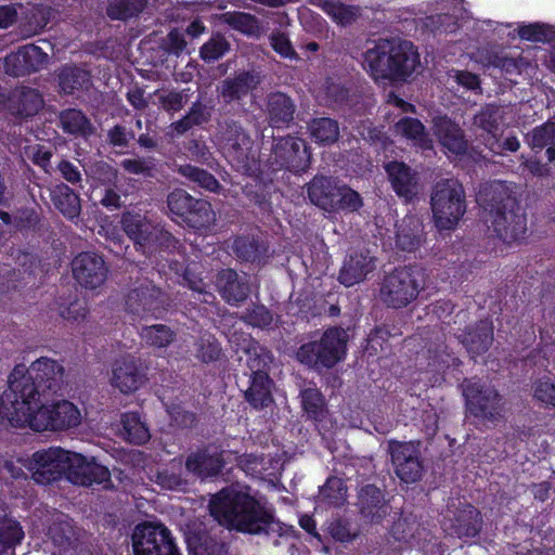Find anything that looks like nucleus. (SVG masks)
<instances>
[{"instance_id": "f257e3e1", "label": "nucleus", "mask_w": 555, "mask_h": 555, "mask_svg": "<svg viewBox=\"0 0 555 555\" xmlns=\"http://www.w3.org/2000/svg\"><path fill=\"white\" fill-rule=\"evenodd\" d=\"M208 507L214 519L229 530L269 535L280 528L266 502L245 490L222 489L211 498Z\"/></svg>"}, {"instance_id": "f03ea898", "label": "nucleus", "mask_w": 555, "mask_h": 555, "mask_svg": "<svg viewBox=\"0 0 555 555\" xmlns=\"http://www.w3.org/2000/svg\"><path fill=\"white\" fill-rule=\"evenodd\" d=\"M64 367L50 358L41 357L28 369L16 365L9 376V388L0 396V409L9 410L21 401H29L61 389Z\"/></svg>"}, {"instance_id": "7ed1b4c3", "label": "nucleus", "mask_w": 555, "mask_h": 555, "mask_svg": "<svg viewBox=\"0 0 555 555\" xmlns=\"http://www.w3.org/2000/svg\"><path fill=\"white\" fill-rule=\"evenodd\" d=\"M363 65L375 80L402 82L417 74L422 64L411 41L382 39L364 52Z\"/></svg>"}, {"instance_id": "20e7f679", "label": "nucleus", "mask_w": 555, "mask_h": 555, "mask_svg": "<svg viewBox=\"0 0 555 555\" xmlns=\"http://www.w3.org/2000/svg\"><path fill=\"white\" fill-rule=\"evenodd\" d=\"M478 203L483 209L486 224L500 240L511 244L525 237L526 214L504 184L486 186L478 194Z\"/></svg>"}, {"instance_id": "39448f33", "label": "nucleus", "mask_w": 555, "mask_h": 555, "mask_svg": "<svg viewBox=\"0 0 555 555\" xmlns=\"http://www.w3.org/2000/svg\"><path fill=\"white\" fill-rule=\"evenodd\" d=\"M0 418L13 427L29 426L36 431L66 430L80 424L81 415L76 405L67 400L51 405L42 404V398L21 401L9 410L0 409Z\"/></svg>"}, {"instance_id": "423d86ee", "label": "nucleus", "mask_w": 555, "mask_h": 555, "mask_svg": "<svg viewBox=\"0 0 555 555\" xmlns=\"http://www.w3.org/2000/svg\"><path fill=\"white\" fill-rule=\"evenodd\" d=\"M425 287V274L418 267L403 266L387 273L379 286V300L388 308L402 309L412 304Z\"/></svg>"}, {"instance_id": "0eeeda50", "label": "nucleus", "mask_w": 555, "mask_h": 555, "mask_svg": "<svg viewBox=\"0 0 555 555\" xmlns=\"http://www.w3.org/2000/svg\"><path fill=\"white\" fill-rule=\"evenodd\" d=\"M435 224L439 230H453L466 212V196L462 183L453 178L437 181L430 193Z\"/></svg>"}, {"instance_id": "6e6552de", "label": "nucleus", "mask_w": 555, "mask_h": 555, "mask_svg": "<svg viewBox=\"0 0 555 555\" xmlns=\"http://www.w3.org/2000/svg\"><path fill=\"white\" fill-rule=\"evenodd\" d=\"M348 334L344 328L331 327L320 340L309 341L299 347L296 358L302 364L313 369H331L346 354Z\"/></svg>"}, {"instance_id": "1a4fd4ad", "label": "nucleus", "mask_w": 555, "mask_h": 555, "mask_svg": "<svg viewBox=\"0 0 555 555\" xmlns=\"http://www.w3.org/2000/svg\"><path fill=\"white\" fill-rule=\"evenodd\" d=\"M307 193L313 205L327 212L356 211L363 205L358 192L332 177L315 176L307 184Z\"/></svg>"}, {"instance_id": "9d476101", "label": "nucleus", "mask_w": 555, "mask_h": 555, "mask_svg": "<svg viewBox=\"0 0 555 555\" xmlns=\"http://www.w3.org/2000/svg\"><path fill=\"white\" fill-rule=\"evenodd\" d=\"M462 389L470 415L489 422L503 416L505 402L493 386L473 377L463 380Z\"/></svg>"}, {"instance_id": "9b49d317", "label": "nucleus", "mask_w": 555, "mask_h": 555, "mask_svg": "<svg viewBox=\"0 0 555 555\" xmlns=\"http://www.w3.org/2000/svg\"><path fill=\"white\" fill-rule=\"evenodd\" d=\"M134 555H181L171 530L160 521H142L131 534Z\"/></svg>"}, {"instance_id": "f8f14e48", "label": "nucleus", "mask_w": 555, "mask_h": 555, "mask_svg": "<svg viewBox=\"0 0 555 555\" xmlns=\"http://www.w3.org/2000/svg\"><path fill=\"white\" fill-rule=\"evenodd\" d=\"M40 267L39 257L20 247H10L4 262H0V292L16 287L20 282H29Z\"/></svg>"}, {"instance_id": "ddd939ff", "label": "nucleus", "mask_w": 555, "mask_h": 555, "mask_svg": "<svg viewBox=\"0 0 555 555\" xmlns=\"http://www.w3.org/2000/svg\"><path fill=\"white\" fill-rule=\"evenodd\" d=\"M387 452L390 455L393 472L401 482L410 485L422 479L425 467L420 442L390 440Z\"/></svg>"}, {"instance_id": "4468645a", "label": "nucleus", "mask_w": 555, "mask_h": 555, "mask_svg": "<svg viewBox=\"0 0 555 555\" xmlns=\"http://www.w3.org/2000/svg\"><path fill=\"white\" fill-rule=\"evenodd\" d=\"M167 304V294L147 279L137 282L125 298L126 310L140 318L165 310Z\"/></svg>"}, {"instance_id": "2eb2a0df", "label": "nucleus", "mask_w": 555, "mask_h": 555, "mask_svg": "<svg viewBox=\"0 0 555 555\" xmlns=\"http://www.w3.org/2000/svg\"><path fill=\"white\" fill-rule=\"evenodd\" d=\"M70 451L61 448H50L34 453L29 464L33 479L37 483L47 485L60 479L67 478Z\"/></svg>"}, {"instance_id": "dca6fc26", "label": "nucleus", "mask_w": 555, "mask_h": 555, "mask_svg": "<svg viewBox=\"0 0 555 555\" xmlns=\"http://www.w3.org/2000/svg\"><path fill=\"white\" fill-rule=\"evenodd\" d=\"M261 82L262 75L256 68L238 69L218 83L217 95L224 105H242Z\"/></svg>"}, {"instance_id": "f3484780", "label": "nucleus", "mask_w": 555, "mask_h": 555, "mask_svg": "<svg viewBox=\"0 0 555 555\" xmlns=\"http://www.w3.org/2000/svg\"><path fill=\"white\" fill-rule=\"evenodd\" d=\"M274 163L293 172L306 171L310 166L311 155L304 140L293 135L275 138L272 145Z\"/></svg>"}, {"instance_id": "a211bd4d", "label": "nucleus", "mask_w": 555, "mask_h": 555, "mask_svg": "<svg viewBox=\"0 0 555 555\" xmlns=\"http://www.w3.org/2000/svg\"><path fill=\"white\" fill-rule=\"evenodd\" d=\"M73 276L77 283L86 289L101 287L108 274V268L96 253L82 251L72 261Z\"/></svg>"}, {"instance_id": "6ab92c4d", "label": "nucleus", "mask_w": 555, "mask_h": 555, "mask_svg": "<svg viewBox=\"0 0 555 555\" xmlns=\"http://www.w3.org/2000/svg\"><path fill=\"white\" fill-rule=\"evenodd\" d=\"M67 480L74 485L90 487L94 483L108 488L111 485V473L98 464L94 459L88 460L86 456L70 452Z\"/></svg>"}, {"instance_id": "aec40b11", "label": "nucleus", "mask_w": 555, "mask_h": 555, "mask_svg": "<svg viewBox=\"0 0 555 555\" xmlns=\"http://www.w3.org/2000/svg\"><path fill=\"white\" fill-rule=\"evenodd\" d=\"M356 505L361 519L366 524H380L390 512L384 491L375 485L360 488Z\"/></svg>"}, {"instance_id": "412c9836", "label": "nucleus", "mask_w": 555, "mask_h": 555, "mask_svg": "<svg viewBox=\"0 0 555 555\" xmlns=\"http://www.w3.org/2000/svg\"><path fill=\"white\" fill-rule=\"evenodd\" d=\"M385 171L393 192L406 202L412 201L420 192L417 172L402 162L391 160L385 165Z\"/></svg>"}, {"instance_id": "4be33fe9", "label": "nucleus", "mask_w": 555, "mask_h": 555, "mask_svg": "<svg viewBox=\"0 0 555 555\" xmlns=\"http://www.w3.org/2000/svg\"><path fill=\"white\" fill-rule=\"evenodd\" d=\"M219 134L220 142L225 153L232 157V159L244 163L251 147V139L243 126L233 119L225 120L220 128Z\"/></svg>"}, {"instance_id": "5701e85b", "label": "nucleus", "mask_w": 555, "mask_h": 555, "mask_svg": "<svg viewBox=\"0 0 555 555\" xmlns=\"http://www.w3.org/2000/svg\"><path fill=\"white\" fill-rule=\"evenodd\" d=\"M375 268L376 258L369 249L353 250L345 259L338 280L345 286L350 287L364 281Z\"/></svg>"}, {"instance_id": "b1692460", "label": "nucleus", "mask_w": 555, "mask_h": 555, "mask_svg": "<svg viewBox=\"0 0 555 555\" xmlns=\"http://www.w3.org/2000/svg\"><path fill=\"white\" fill-rule=\"evenodd\" d=\"M475 61L485 67H495L509 76L520 75L529 66L525 57L511 56L503 49L481 48L475 53Z\"/></svg>"}, {"instance_id": "393cba45", "label": "nucleus", "mask_w": 555, "mask_h": 555, "mask_svg": "<svg viewBox=\"0 0 555 555\" xmlns=\"http://www.w3.org/2000/svg\"><path fill=\"white\" fill-rule=\"evenodd\" d=\"M216 286L221 297L232 306L245 301L250 293L247 275H240L232 269H223L217 274Z\"/></svg>"}, {"instance_id": "a878e982", "label": "nucleus", "mask_w": 555, "mask_h": 555, "mask_svg": "<svg viewBox=\"0 0 555 555\" xmlns=\"http://www.w3.org/2000/svg\"><path fill=\"white\" fill-rule=\"evenodd\" d=\"M434 134L439 143L449 152L461 155L466 152L467 141L463 129L447 116H437L433 119Z\"/></svg>"}, {"instance_id": "bb28decb", "label": "nucleus", "mask_w": 555, "mask_h": 555, "mask_svg": "<svg viewBox=\"0 0 555 555\" xmlns=\"http://www.w3.org/2000/svg\"><path fill=\"white\" fill-rule=\"evenodd\" d=\"M266 113L271 127L287 128L294 120L296 104L294 100L284 92H271L267 95Z\"/></svg>"}, {"instance_id": "cd10ccee", "label": "nucleus", "mask_w": 555, "mask_h": 555, "mask_svg": "<svg viewBox=\"0 0 555 555\" xmlns=\"http://www.w3.org/2000/svg\"><path fill=\"white\" fill-rule=\"evenodd\" d=\"M145 382V375L134 358H125L115 362L112 384L122 393L139 389Z\"/></svg>"}, {"instance_id": "c85d7f7f", "label": "nucleus", "mask_w": 555, "mask_h": 555, "mask_svg": "<svg viewBox=\"0 0 555 555\" xmlns=\"http://www.w3.org/2000/svg\"><path fill=\"white\" fill-rule=\"evenodd\" d=\"M223 465V452L209 448L191 453L185 461L186 469L199 478L217 476Z\"/></svg>"}, {"instance_id": "c756f323", "label": "nucleus", "mask_w": 555, "mask_h": 555, "mask_svg": "<svg viewBox=\"0 0 555 555\" xmlns=\"http://www.w3.org/2000/svg\"><path fill=\"white\" fill-rule=\"evenodd\" d=\"M25 531L4 504H0V555H14L22 544Z\"/></svg>"}, {"instance_id": "7c9ffc66", "label": "nucleus", "mask_w": 555, "mask_h": 555, "mask_svg": "<svg viewBox=\"0 0 555 555\" xmlns=\"http://www.w3.org/2000/svg\"><path fill=\"white\" fill-rule=\"evenodd\" d=\"M48 533L52 543L63 552L77 548L85 534L65 516L57 517L49 527Z\"/></svg>"}, {"instance_id": "2f4dec72", "label": "nucleus", "mask_w": 555, "mask_h": 555, "mask_svg": "<svg viewBox=\"0 0 555 555\" xmlns=\"http://www.w3.org/2000/svg\"><path fill=\"white\" fill-rule=\"evenodd\" d=\"M424 242V225L416 216H406L397 224L396 245L403 251H414Z\"/></svg>"}, {"instance_id": "473e14b6", "label": "nucleus", "mask_w": 555, "mask_h": 555, "mask_svg": "<svg viewBox=\"0 0 555 555\" xmlns=\"http://www.w3.org/2000/svg\"><path fill=\"white\" fill-rule=\"evenodd\" d=\"M469 353L481 354L486 352L493 343V326L489 320H480L474 327L468 328L459 336Z\"/></svg>"}, {"instance_id": "72a5a7b5", "label": "nucleus", "mask_w": 555, "mask_h": 555, "mask_svg": "<svg viewBox=\"0 0 555 555\" xmlns=\"http://www.w3.org/2000/svg\"><path fill=\"white\" fill-rule=\"evenodd\" d=\"M526 143L533 154L539 155L545 150V157L548 162H555V122H546L534 127L525 137Z\"/></svg>"}, {"instance_id": "f704fd0d", "label": "nucleus", "mask_w": 555, "mask_h": 555, "mask_svg": "<svg viewBox=\"0 0 555 555\" xmlns=\"http://www.w3.org/2000/svg\"><path fill=\"white\" fill-rule=\"evenodd\" d=\"M272 386L273 382L269 374L250 375L244 398L254 409H266L273 403Z\"/></svg>"}, {"instance_id": "c9c22d12", "label": "nucleus", "mask_w": 555, "mask_h": 555, "mask_svg": "<svg viewBox=\"0 0 555 555\" xmlns=\"http://www.w3.org/2000/svg\"><path fill=\"white\" fill-rule=\"evenodd\" d=\"M120 223L126 234L140 247L146 248L151 243V233L155 224L145 216L128 211L122 215Z\"/></svg>"}, {"instance_id": "e433bc0d", "label": "nucleus", "mask_w": 555, "mask_h": 555, "mask_svg": "<svg viewBox=\"0 0 555 555\" xmlns=\"http://www.w3.org/2000/svg\"><path fill=\"white\" fill-rule=\"evenodd\" d=\"M482 519L479 511L470 504L459 509L452 519L451 530L459 538H474L481 530Z\"/></svg>"}, {"instance_id": "4c0bfd02", "label": "nucleus", "mask_w": 555, "mask_h": 555, "mask_svg": "<svg viewBox=\"0 0 555 555\" xmlns=\"http://www.w3.org/2000/svg\"><path fill=\"white\" fill-rule=\"evenodd\" d=\"M42 104L41 94L36 89L24 86L16 88L10 98L11 109L20 116L35 115L42 107Z\"/></svg>"}, {"instance_id": "58836bf2", "label": "nucleus", "mask_w": 555, "mask_h": 555, "mask_svg": "<svg viewBox=\"0 0 555 555\" xmlns=\"http://www.w3.org/2000/svg\"><path fill=\"white\" fill-rule=\"evenodd\" d=\"M59 120L63 132L74 137L88 138L95 130L90 119L80 109H64L59 114Z\"/></svg>"}, {"instance_id": "ea45409f", "label": "nucleus", "mask_w": 555, "mask_h": 555, "mask_svg": "<svg viewBox=\"0 0 555 555\" xmlns=\"http://www.w3.org/2000/svg\"><path fill=\"white\" fill-rule=\"evenodd\" d=\"M211 118V107L201 101L192 103L188 113L179 120L172 122L169 128L171 134L182 135L195 126L207 124Z\"/></svg>"}, {"instance_id": "a19ab883", "label": "nucleus", "mask_w": 555, "mask_h": 555, "mask_svg": "<svg viewBox=\"0 0 555 555\" xmlns=\"http://www.w3.org/2000/svg\"><path fill=\"white\" fill-rule=\"evenodd\" d=\"M59 85L66 94L77 91H87L91 85V75L88 70L78 66H65L59 75Z\"/></svg>"}, {"instance_id": "79ce46f5", "label": "nucleus", "mask_w": 555, "mask_h": 555, "mask_svg": "<svg viewBox=\"0 0 555 555\" xmlns=\"http://www.w3.org/2000/svg\"><path fill=\"white\" fill-rule=\"evenodd\" d=\"M51 201L64 217L74 219L81 210L80 198L69 186L57 184L51 190Z\"/></svg>"}, {"instance_id": "37998d69", "label": "nucleus", "mask_w": 555, "mask_h": 555, "mask_svg": "<svg viewBox=\"0 0 555 555\" xmlns=\"http://www.w3.org/2000/svg\"><path fill=\"white\" fill-rule=\"evenodd\" d=\"M232 248L237 258L249 262L259 260L268 251L264 242L254 234L237 236Z\"/></svg>"}, {"instance_id": "c03bdc74", "label": "nucleus", "mask_w": 555, "mask_h": 555, "mask_svg": "<svg viewBox=\"0 0 555 555\" xmlns=\"http://www.w3.org/2000/svg\"><path fill=\"white\" fill-rule=\"evenodd\" d=\"M501 119L500 108L492 104L486 105L474 116L472 126L474 129L482 131L479 138L483 145L486 144V139L499 133Z\"/></svg>"}, {"instance_id": "a18cd8bd", "label": "nucleus", "mask_w": 555, "mask_h": 555, "mask_svg": "<svg viewBox=\"0 0 555 555\" xmlns=\"http://www.w3.org/2000/svg\"><path fill=\"white\" fill-rule=\"evenodd\" d=\"M301 406L307 417L322 422L327 415L324 396L317 387H307L300 391Z\"/></svg>"}, {"instance_id": "49530a36", "label": "nucleus", "mask_w": 555, "mask_h": 555, "mask_svg": "<svg viewBox=\"0 0 555 555\" xmlns=\"http://www.w3.org/2000/svg\"><path fill=\"white\" fill-rule=\"evenodd\" d=\"M246 356V365L250 375L268 374L267 370L271 363L270 351L258 341L249 339L243 348Z\"/></svg>"}, {"instance_id": "de8ad7c7", "label": "nucleus", "mask_w": 555, "mask_h": 555, "mask_svg": "<svg viewBox=\"0 0 555 555\" xmlns=\"http://www.w3.org/2000/svg\"><path fill=\"white\" fill-rule=\"evenodd\" d=\"M423 529L413 515L402 516L391 527L392 537L402 543L414 546L420 543Z\"/></svg>"}, {"instance_id": "09e8293b", "label": "nucleus", "mask_w": 555, "mask_h": 555, "mask_svg": "<svg viewBox=\"0 0 555 555\" xmlns=\"http://www.w3.org/2000/svg\"><path fill=\"white\" fill-rule=\"evenodd\" d=\"M308 129L314 141L322 145H331L339 138V125L328 117L313 118L308 124Z\"/></svg>"}, {"instance_id": "8fccbe9b", "label": "nucleus", "mask_w": 555, "mask_h": 555, "mask_svg": "<svg viewBox=\"0 0 555 555\" xmlns=\"http://www.w3.org/2000/svg\"><path fill=\"white\" fill-rule=\"evenodd\" d=\"M147 4V0H108L106 14L114 21H128L138 16Z\"/></svg>"}, {"instance_id": "3c124183", "label": "nucleus", "mask_w": 555, "mask_h": 555, "mask_svg": "<svg viewBox=\"0 0 555 555\" xmlns=\"http://www.w3.org/2000/svg\"><path fill=\"white\" fill-rule=\"evenodd\" d=\"M218 21L248 36H257L260 31L258 20L244 12H225L218 15Z\"/></svg>"}, {"instance_id": "603ef678", "label": "nucleus", "mask_w": 555, "mask_h": 555, "mask_svg": "<svg viewBox=\"0 0 555 555\" xmlns=\"http://www.w3.org/2000/svg\"><path fill=\"white\" fill-rule=\"evenodd\" d=\"M396 131L406 139L413 141L416 145L428 149L430 140L424 125L416 118L404 117L396 124Z\"/></svg>"}, {"instance_id": "864d4df0", "label": "nucleus", "mask_w": 555, "mask_h": 555, "mask_svg": "<svg viewBox=\"0 0 555 555\" xmlns=\"http://www.w3.org/2000/svg\"><path fill=\"white\" fill-rule=\"evenodd\" d=\"M347 486L338 477H331L326 480L319 492V501L330 506L339 507L347 501Z\"/></svg>"}, {"instance_id": "5fc2aeb1", "label": "nucleus", "mask_w": 555, "mask_h": 555, "mask_svg": "<svg viewBox=\"0 0 555 555\" xmlns=\"http://www.w3.org/2000/svg\"><path fill=\"white\" fill-rule=\"evenodd\" d=\"M177 172L207 191L219 193L222 190L214 175L193 165H180Z\"/></svg>"}, {"instance_id": "6e6d98bb", "label": "nucleus", "mask_w": 555, "mask_h": 555, "mask_svg": "<svg viewBox=\"0 0 555 555\" xmlns=\"http://www.w3.org/2000/svg\"><path fill=\"white\" fill-rule=\"evenodd\" d=\"M222 356V348L218 339L211 334H203L194 344V357L202 363L218 361Z\"/></svg>"}, {"instance_id": "4d7b16f0", "label": "nucleus", "mask_w": 555, "mask_h": 555, "mask_svg": "<svg viewBox=\"0 0 555 555\" xmlns=\"http://www.w3.org/2000/svg\"><path fill=\"white\" fill-rule=\"evenodd\" d=\"M214 211L210 203L205 199L193 198L189 211L183 219L192 228L202 229L208 227L214 221Z\"/></svg>"}, {"instance_id": "13d9d810", "label": "nucleus", "mask_w": 555, "mask_h": 555, "mask_svg": "<svg viewBox=\"0 0 555 555\" xmlns=\"http://www.w3.org/2000/svg\"><path fill=\"white\" fill-rule=\"evenodd\" d=\"M140 335L145 344L155 348H165L176 338V333L165 324L144 326Z\"/></svg>"}, {"instance_id": "bf43d9fd", "label": "nucleus", "mask_w": 555, "mask_h": 555, "mask_svg": "<svg viewBox=\"0 0 555 555\" xmlns=\"http://www.w3.org/2000/svg\"><path fill=\"white\" fill-rule=\"evenodd\" d=\"M121 423L129 441L135 444H142L150 439L149 428L140 420L138 413H125L121 417Z\"/></svg>"}, {"instance_id": "052dcab7", "label": "nucleus", "mask_w": 555, "mask_h": 555, "mask_svg": "<svg viewBox=\"0 0 555 555\" xmlns=\"http://www.w3.org/2000/svg\"><path fill=\"white\" fill-rule=\"evenodd\" d=\"M120 166L128 173L143 178H155L158 173V162L151 156L126 158L121 160Z\"/></svg>"}, {"instance_id": "680f3d73", "label": "nucleus", "mask_w": 555, "mask_h": 555, "mask_svg": "<svg viewBox=\"0 0 555 555\" xmlns=\"http://www.w3.org/2000/svg\"><path fill=\"white\" fill-rule=\"evenodd\" d=\"M322 10L328 14L336 23L349 25L357 18V9L344 3L326 0L321 5Z\"/></svg>"}, {"instance_id": "e2e57ef3", "label": "nucleus", "mask_w": 555, "mask_h": 555, "mask_svg": "<svg viewBox=\"0 0 555 555\" xmlns=\"http://www.w3.org/2000/svg\"><path fill=\"white\" fill-rule=\"evenodd\" d=\"M190 89L170 90L155 94L158 96L160 107L166 112H179L190 100Z\"/></svg>"}, {"instance_id": "0e129e2a", "label": "nucleus", "mask_w": 555, "mask_h": 555, "mask_svg": "<svg viewBox=\"0 0 555 555\" xmlns=\"http://www.w3.org/2000/svg\"><path fill=\"white\" fill-rule=\"evenodd\" d=\"M230 50V42L220 34L214 35L201 48V57L207 62H215Z\"/></svg>"}, {"instance_id": "69168bd1", "label": "nucleus", "mask_w": 555, "mask_h": 555, "mask_svg": "<svg viewBox=\"0 0 555 555\" xmlns=\"http://www.w3.org/2000/svg\"><path fill=\"white\" fill-rule=\"evenodd\" d=\"M193 196L182 189H176L167 196V207L176 216L184 217L193 203Z\"/></svg>"}, {"instance_id": "338daca9", "label": "nucleus", "mask_w": 555, "mask_h": 555, "mask_svg": "<svg viewBox=\"0 0 555 555\" xmlns=\"http://www.w3.org/2000/svg\"><path fill=\"white\" fill-rule=\"evenodd\" d=\"M485 146L496 155H504L506 152H517L520 147V142L516 135H508L502 140L498 133L486 139Z\"/></svg>"}, {"instance_id": "774afa93", "label": "nucleus", "mask_w": 555, "mask_h": 555, "mask_svg": "<svg viewBox=\"0 0 555 555\" xmlns=\"http://www.w3.org/2000/svg\"><path fill=\"white\" fill-rule=\"evenodd\" d=\"M21 51L25 56V63L27 64L30 73L38 72L42 68L49 60V55L43 49L34 43L21 47Z\"/></svg>"}]
</instances>
